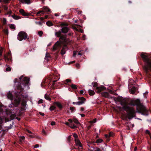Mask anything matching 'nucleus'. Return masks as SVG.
<instances>
[{"label": "nucleus", "mask_w": 151, "mask_h": 151, "mask_svg": "<svg viewBox=\"0 0 151 151\" xmlns=\"http://www.w3.org/2000/svg\"><path fill=\"white\" fill-rule=\"evenodd\" d=\"M116 100L120 102L121 105L123 106L124 110L127 112V115L128 119H131L136 116V111L134 108L128 106H136L137 112L145 116L148 115V111L145 107L140 102V99H137L135 100H131L128 103L127 100L123 99L122 97L118 96L115 98Z\"/></svg>", "instance_id": "f257e3e1"}, {"label": "nucleus", "mask_w": 151, "mask_h": 151, "mask_svg": "<svg viewBox=\"0 0 151 151\" xmlns=\"http://www.w3.org/2000/svg\"><path fill=\"white\" fill-rule=\"evenodd\" d=\"M23 76H22L18 81L17 78L15 79L14 83L18 82V85L17 86V90L16 92V95L17 97L18 96H21V98H26L27 96H24L22 93L24 89V87L28 84L30 78L27 77L23 78Z\"/></svg>", "instance_id": "f03ea898"}, {"label": "nucleus", "mask_w": 151, "mask_h": 151, "mask_svg": "<svg viewBox=\"0 0 151 151\" xmlns=\"http://www.w3.org/2000/svg\"><path fill=\"white\" fill-rule=\"evenodd\" d=\"M140 56L145 64L143 66V70L147 76L151 75V58H149L144 52H142Z\"/></svg>", "instance_id": "7ed1b4c3"}, {"label": "nucleus", "mask_w": 151, "mask_h": 151, "mask_svg": "<svg viewBox=\"0 0 151 151\" xmlns=\"http://www.w3.org/2000/svg\"><path fill=\"white\" fill-rule=\"evenodd\" d=\"M67 35H62L60 34V37H59L60 41H58L54 45L53 47L52 50L53 51L56 50L58 48H60L62 47L61 43L63 45H67L70 42V40L68 39L67 38Z\"/></svg>", "instance_id": "20e7f679"}, {"label": "nucleus", "mask_w": 151, "mask_h": 151, "mask_svg": "<svg viewBox=\"0 0 151 151\" xmlns=\"http://www.w3.org/2000/svg\"><path fill=\"white\" fill-rule=\"evenodd\" d=\"M70 30V28L68 27H63L58 31L55 32V35L57 37H60V34L62 33L64 34L67 33Z\"/></svg>", "instance_id": "39448f33"}, {"label": "nucleus", "mask_w": 151, "mask_h": 151, "mask_svg": "<svg viewBox=\"0 0 151 151\" xmlns=\"http://www.w3.org/2000/svg\"><path fill=\"white\" fill-rule=\"evenodd\" d=\"M91 84L94 87H96L95 91L97 93H100L101 91L106 89V88L103 86H101L99 87L98 86V83L96 82H92Z\"/></svg>", "instance_id": "423d86ee"}, {"label": "nucleus", "mask_w": 151, "mask_h": 151, "mask_svg": "<svg viewBox=\"0 0 151 151\" xmlns=\"http://www.w3.org/2000/svg\"><path fill=\"white\" fill-rule=\"evenodd\" d=\"M51 80L49 78L44 79L41 83V87L44 88H48L50 85Z\"/></svg>", "instance_id": "0eeeda50"}, {"label": "nucleus", "mask_w": 151, "mask_h": 151, "mask_svg": "<svg viewBox=\"0 0 151 151\" xmlns=\"http://www.w3.org/2000/svg\"><path fill=\"white\" fill-rule=\"evenodd\" d=\"M27 34L24 31L19 32L18 35L17 39L19 41H22L23 40H26L27 37Z\"/></svg>", "instance_id": "6e6552de"}, {"label": "nucleus", "mask_w": 151, "mask_h": 151, "mask_svg": "<svg viewBox=\"0 0 151 151\" xmlns=\"http://www.w3.org/2000/svg\"><path fill=\"white\" fill-rule=\"evenodd\" d=\"M68 121L69 122V123L66 122L65 123L66 125L70 127V128L73 129H76L77 128V126L73 124L72 119H70L68 120Z\"/></svg>", "instance_id": "1a4fd4ad"}, {"label": "nucleus", "mask_w": 151, "mask_h": 151, "mask_svg": "<svg viewBox=\"0 0 151 151\" xmlns=\"http://www.w3.org/2000/svg\"><path fill=\"white\" fill-rule=\"evenodd\" d=\"M16 115L14 114H10L9 116L7 117H6L5 118V122H9L10 121L13 120L16 116Z\"/></svg>", "instance_id": "9d476101"}, {"label": "nucleus", "mask_w": 151, "mask_h": 151, "mask_svg": "<svg viewBox=\"0 0 151 151\" xmlns=\"http://www.w3.org/2000/svg\"><path fill=\"white\" fill-rule=\"evenodd\" d=\"M78 100H80V101L77 102V105H81L84 104L85 101H86V99L85 98L83 97H79L78 98Z\"/></svg>", "instance_id": "9b49d317"}, {"label": "nucleus", "mask_w": 151, "mask_h": 151, "mask_svg": "<svg viewBox=\"0 0 151 151\" xmlns=\"http://www.w3.org/2000/svg\"><path fill=\"white\" fill-rule=\"evenodd\" d=\"M68 48L67 46V45H63L60 52L61 54L62 55H63L65 54L66 53V51L68 50Z\"/></svg>", "instance_id": "f8f14e48"}, {"label": "nucleus", "mask_w": 151, "mask_h": 151, "mask_svg": "<svg viewBox=\"0 0 151 151\" xmlns=\"http://www.w3.org/2000/svg\"><path fill=\"white\" fill-rule=\"evenodd\" d=\"M20 102V100L19 99H16L14 100V103H12L11 107H12L13 106L17 107L19 104Z\"/></svg>", "instance_id": "ddd939ff"}, {"label": "nucleus", "mask_w": 151, "mask_h": 151, "mask_svg": "<svg viewBox=\"0 0 151 151\" xmlns=\"http://www.w3.org/2000/svg\"><path fill=\"white\" fill-rule=\"evenodd\" d=\"M12 13V12L11 11L9 12H8V13L9 14V16H11L12 17V18L16 20H17L21 18V17H20L17 16V15L14 14L13 15H12L11 14Z\"/></svg>", "instance_id": "4468645a"}, {"label": "nucleus", "mask_w": 151, "mask_h": 151, "mask_svg": "<svg viewBox=\"0 0 151 151\" xmlns=\"http://www.w3.org/2000/svg\"><path fill=\"white\" fill-rule=\"evenodd\" d=\"M19 12L22 15L25 16H29V14L25 12L24 10L21 9L19 10Z\"/></svg>", "instance_id": "2eb2a0df"}, {"label": "nucleus", "mask_w": 151, "mask_h": 151, "mask_svg": "<svg viewBox=\"0 0 151 151\" xmlns=\"http://www.w3.org/2000/svg\"><path fill=\"white\" fill-rule=\"evenodd\" d=\"M49 78L51 80V81L54 79L57 80V79L58 80L59 79L58 76L55 74H52V75H51Z\"/></svg>", "instance_id": "dca6fc26"}, {"label": "nucleus", "mask_w": 151, "mask_h": 151, "mask_svg": "<svg viewBox=\"0 0 151 151\" xmlns=\"http://www.w3.org/2000/svg\"><path fill=\"white\" fill-rule=\"evenodd\" d=\"M54 104L57 106L60 110H61L63 108V106L60 102H55L54 103Z\"/></svg>", "instance_id": "f3484780"}, {"label": "nucleus", "mask_w": 151, "mask_h": 151, "mask_svg": "<svg viewBox=\"0 0 151 151\" xmlns=\"http://www.w3.org/2000/svg\"><path fill=\"white\" fill-rule=\"evenodd\" d=\"M75 142L76 145L79 146L80 147H82V145L78 139H75Z\"/></svg>", "instance_id": "a211bd4d"}, {"label": "nucleus", "mask_w": 151, "mask_h": 151, "mask_svg": "<svg viewBox=\"0 0 151 151\" xmlns=\"http://www.w3.org/2000/svg\"><path fill=\"white\" fill-rule=\"evenodd\" d=\"M43 10H42L44 11V12H45V13H48V12H50V9L47 6H44L43 7Z\"/></svg>", "instance_id": "6ab92c4d"}, {"label": "nucleus", "mask_w": 151, "mask_h": 151, "mask_svg": "<svg viewBox=\"0 0 151 151\" xmlns=\"http://www.w3.org/2000/svg\"><path fill=\"white\" fill-rule=\"evenodd\" d=\"M103 142V140L101 139H97L96 140L93 141L92 142V143H100L102 142Z\"/></svg>", "instance_id": "aec40b11"}, {"label": "nucleus", "mask_w": 151, "mask_h": 151, "mask_svg": "<svg viewBox=\"0 0 151 151\" xmlns=\"http://www.w3.org/2000/svg\"><path fill=\"white\" fill-rule=\"evenodd\" d=\"M20 2L22 3L29 4L31 3L30 0H19Z\"/></svg>", "instance_id": "412c9836"}, {"label": "nucleus", "mask_w": 151, "mask_h": 151, "mask_svg": "<svg viewBox=\"0 0 151 151\" xmlns=\"http://www.w3.org/2000/svg\"><path fill=\"white\" fill-rule=\"evenodd\" d=\"M7 97L9 99L11 100L13 99V96L10 92L7 93Z\"/></svg>", "instance_id": "4be33fe9"}, {"label": "nucleus", "mask_w": 151, "mask_h": 151, "mask_svg": "<svg viewBox=\"0 0 151 151\" xmlns=\"http://www.w3.org/2000/svg\"><path fill=\"white\" fill-rule=\"evenodd\" d=\"M102 94L104 97L108 98H110L109 94L107 92H103L102 93Z\"/></svg>", "instance_id": "5701e85b"}, {"label": "nucleus", "mask_w": 151, "mask_h": 151, "mask_svg": "<svg viewBox=\"0 0 151 151\" xmlns=\"http://www.w3.org/2000/svg\"><path fill=\"white\" fill-rule=\"evenodd\" d=\"M25 139V137L24 136H22L19 137V144H21L24 141Z\"/></svg>", "instance_id": "b1692460"}, {"label": "nucleus", "mask_w": 151, "mask_h": 151, "mask_svg": "<svg viewBox=\"0 0 151 151\" xmlns=\"http://www.w3.org/2000/svg\"><path fill=\"white\" fill-rule=\"evenodd\" d=\"M68 24L65 22H62L60 24V26L62 27H68Z\"/></svg>", "instance_id": "393cba45"}, {"label": "nucleus", "mask_w": 151, "mask_h": 151, "mask_svg": "<svg viewBox=\"0 0 151 151\" xmlns=\"http://www.w3.org/2000/svg\"><path fill=\"white\" fill-rule=\"evenodd\" d=\"M88 93L90 96H93L94 95V91L91 90L89 89L88 90Z\"/></svg>", "instance_id": "a878e982"}, {"label": "nucleus", "mask_w": 151, "mask_h": 151, "mask_svg": "<svg viewBox=\"0 0 151 151\" xmlns=\"http://www.w3.org/2000/svg\"><path fill=\"white\" fill-rule=\"evenodd\" d=\"M47 25L48 26H51L53 25V24L50 21H48L46 23Z\"/></svg>", "instance_id": "bb28decb"}, {"label": "nucleus", "mask_w": 151, "mask_h": 151, "mask_svg": "<svg viewBox=\"0 0 151 151\" xmlns=\"http://www.w3.org/2000/svg\"><path fill=\"white\" fill-rule=\"evenodd\" d=\"M58 80H54L53 81V83L51 86V87L53 89H54L55 88V87H54V86L55 85V82L57 81Z\"/></svg>", "instance_id": "cd10ccee"}, {"label": "nucleus", "mask_w": 151, "mask_h": 151, "mask_svg": "<svg viewBox=\"0 0 151 151\" xmlns=\"http://www.w3.org/2000/svg\"><path fill=\"white\" fill-rule=\"evenodd\" d=\"M71 80L69 79H67L63 81L65 85H68V83L70 82Z\"/></svg>", "instance_id": "c85d7f7f"}, {"label": "nucleus", "mask_w": 151, "mask_h": 151, "mask_svg": "<svg viewBox=\"0 0 151 151\" xmlns=\"http://www.w3.org/2000/svg\"><path fill=\"white\" fill-rule=\"evenodd\" d=\"M131 93L132 94H134L135 93L136 90V88L135 87H132L131 89Z\"/></svg>", "instance_id": "c756f323"}, {"label": "nucleus", "mask_w": 151, "mask_h": 151, "mask_svg": "<svg viewBox=\"0 0 151 151\" xmlns=\"http://www.w3.org/2000/svg\"><path fill=\"white\" fill-rule=\"evenodd\" d=\"M9 1V0H0V2L4 3V4L8 3Z\"/></svg>", "instance_id": "7c9ffc66"}, {"label": "nucleus", "mask_w": 151, "mask_h": 151, "mask_svg": "<svg viewBox=\"0 0 151 151\" xmlns=\"http://www.w3.org/2000/svg\"><path fill=\"white\" fill-rule=\"evenodd\" d=\"M13 127V125L10 124V126L7 127V129L5 130V131L6 132H7L8 131L9 129H12V127Z\"/></svg>", "instance_id": "2f4dec72"}, {"label": "nucleus", "mask_w": 151, "mask_h": 151, "mask_svg": "<svg viewBox=\"0 0 151 151\" xmlns=\"http://www.w3.org/2000/svg\"><path fill=\"white\" fill-rule=\"evenodd\" d=\"M70 86L72 89H76L77 88L76 85L73 84H72Z\"/></svg>", "instance_id": "473e14b6"}, {"label": "nucleus", "mask_w": 151, "mask_h": 151, "mask_svg": "<svg viewBox=\"0 0 151 151\" xmlns=\"http://www.w3.org/2000/svg\"><path fill=\"white\" fill-rule=\"evenodd\" d=\"M56 108V107L54 106H51L50 108V109L51 111H53Z\"/></svg>", "instance_id": "72a5a7b5"}, {"label": "nucleus", "mask_w": 151, "mask_h": 151, "mask_svg": "<svg viewBox=\"0 0 151 151\" xmlns=\"http://www.w3.org/2000/svg\"><path fill=\"white\" fill-rule=\"evenodd\" d=\"M73 122L74 123L76 124H80L78 120L76 119H73Z\"/></svg>", "instance_id": "f704fd0d"}, {"label": "nucleus", "mask_w": 151, "mask_h": 151, "mask_svg": "<svg viewBox=\"0 0 151 151\" xmlns=\"http://www.w3.org/2000/svg\"><path fill=\"white\" fill-rule=\"evenodd\" d=\"M49 58H50V55L48 54H46L45 59L47 60H48Z\"/></svg>", "instance_id": "c9c22d12"}, {"label": "nucleus", "mask_w": 151, "mask_h": 151, "mask_svg": "<svg viewBox=\"0 0 151 151\" xmlns=\"http://www.w3.org/2000/svg\"><path fill=\"white\" fill-rule=\"evenodd\" d=\"M45 97L46 99L50 101L51 100V99L46 94L45 95Z\"/></svg>", "instance_id": "e433bc0d"}, {"label": "nucleus", "mask_w": 151, "mask_h": 151, "mask_svg": "<svg viewBox=\"0 0 151 151\" xmlns=\"http://www.w3.org/2000/svg\"><path fill=\"white\" fill-rule=\"evenodd\" d=\"M41 13H42V14H44L45 13V12H44V11L43 10L40 11L37 13V14L38 15Z\"/></svg>", "instance_id": "4c0bfd02"}, {"label": "nucleus", "mask_w": 151, "mask_h": 151, "mask_svg": "<svg viewBox=\"0 0 151 151\" xmlns=\"http://www.w3.org/2000/svg\"><path fill=\"white\" fill-rule=\"evenodd\" d=\"M73 137L75 138V139H78V136L76 134V133L73 134Z\"/></svg>", "instance_id": "58836bf2"}, {"label": "nucleus", "mask_w": 151, "mask_h": 151, "mask_svg": "<svg viewBox=\"0 0 151 151\" xmlns=\"http://www.w3.org/2000/svg\"><path fill=\"white\" fill-rule=\"evenodd\" d=\"M105 136V137L107 139V140L108 141H109L110 140V139L109 138V134H106Z\"/></svg>", "instance_id": "ea45409f"}, {"label": "nucleus", "mask_w": 151, "mask_h": 151, "mask_svg": "<svg viewBox=\"0 0 151 151\" xmlns=\"http://www.w3.org/2000/svg\"><path fill=\"white\" fill-rule=\"evenodd\" d=\"M43 34V32L42 31H39L38 35L40 37H41L42 36Z\"/></svg>", "instance_id": "a19ab883"}, {"label": "nucleus", "mask_w": 151, "mask_h": 151, "mask_svg": "<svg viewBox=\"0 0 151 151\" xmlns=\"http://www.w3.org/2000/svg\"><path fill=\"white\" fill-rule=\"evenodd\" d=\"M10 28L12 29H15L16 28L14 26L13 24H11L10 26Z\"/></svg>", "instance_id": "79ce46f5"}, {"label": "nucleus", "mask_w": 151, "mask_h": 151, "mask_svg": "<svg viewBox=\"0 0 151 151\" xmlns=\"http://www.w3.org/2000/svg\"><path fill=\"white\" fill-rule=\"evenodd\" d=\"M11 70V68L10 67H8L6 68V70L7 71H10Z\"/></svg>", "instance_id": "37998d69"}, {"label": "nucleus", "mask_w": 151, "mask_h": 151, "mask_svg": "<svg viewBox=\"0 0 151 151\" xmlns=\"http://www.w3.org/2000/svg\"><path fill=\"white\" fill-rule=\"evenodd\" d=\"M70 109L71 111V112H73L75 110V108L74 107H70Z\"/></svg>", "instance_id": "c03bdc74"}, {"label": "nucleus", "mask_w": 151, "mask_h": 151, "mask_svg": "<svg viewBox=\"0 0 151 151\" xmlns=\"http://www.w3.org/2000/svg\"><path fill=\"white\" fill-rule=\"evenodd\" d=\"M35 22L36 24H38L40 26H42V22Z\"/></svg>", "instance_id": "a18cd8bd"}, {"label": "nucleus", "mask_w": 151, "mask_h": 151, "mask_svg": "<svg viewBox=\"0 0 151 151\" xmlns=\"http://www.w3.org/2000/svg\"><path fill=\"white\" fill-rule=\"evenodd\" d=\"M3 9H4L5 11L7 10L8 9L7 7L6 6L3 5Z\"/></svg>", "instance_id": "49530a36"}, {"label": "nucleus", "mask_w": 151, "mask_h": 151, "mask_svg": "<svg viewBox=\"0 0 151 151\" xmlns=\"http://www.w3.org/2000/svg\"><path fill=\"white\" fill-rule=\"evenodd\" d=\"M108 134L109 135V136L110 137L113 136V135L114 134L112 132H110Z\"/></svg>", "instance_id": "de8ad7c7"}, {"label": "nucleus", "mask_w": 151, "mask_h": 151, "mask_svg": "<svg viewBox=\"0 0 151 151\" xmlns=\"http://www.w3.org/2000/svg\"><path fill=\"white\" fill-rule=\"evenodd\" d=\"M91 151H102L100 150V149L98 147H97L95 150H94V151L91 150Z\"/></svg>", "instance_id": "09e8293b"}, {"label": "nucleus", "mask_w": 151, "mask_h": 151, "mask_svg": "<svg viewBox=\"0 0 151 151\" xmlns=\"http://www.w3.org/2000/svg\"><path fill=\"white\" fill-rule=\"evenodd\" d=\"M6 20L5 18H4L3 19V24H5L6 23Z\"/></svg>", "instance_id": "8fccbe9b"}, {"label": "nucleus", "mask_w": 151, "mask_h": 151, "mask_svg": "<svg viewBox=\"0 0 151 151\" xmlns=\"http://www.w3.org/2000/svg\"><path fill=\"white\" fill-rule=\"evenodd\" d=\"M55 124V122H52L51 123V125L52 126L54 125Z\"/></svg>", "instance_id": "3c124183"}, {"label": "nucleus", "mask_w": 151, "mask_h": 151, "mask_svg": "<svg viewBox=\"0 0 151 151\" xmlns=\"http://www.w3.org/2000/svg\"><path fill=\"white\" fill-rule=\"evenodd\" d=\"M4 32L6 34L8 35V29H6L4 30Z\"/></svg>", "instance_id": "603ef678"}, {"label": "nucleus", "mask_w": 151, "mask_h": 151, "mask_svg": "<svg viewBox=\"0 0 151 151\" xmlns=\"http://www.w3.org/2000/svg\"><path fill=\"white\" fill-rule=\"evenodd\" d=\"M40 20L42 21V22L45 23V22L44 21H43V20L45 19L44 18L42 17H41L40 18Z\"/></svg>", "instance_id": "864d4df0"}, {"label": "nucleus", "mask_w": 151, "mask_h": 151, "mask_svg": "<svg viewBox=\"0 0 151 151\" xmlns=\"http://www.w3.org/2000/svg\"><path fill=\"white\" fill-rule=\"evenodd\" d=\"M76 66L77 68H79L80 67V65L78 63H77L76 64Z\"/></svg>", "instance_id": "5fc2aeb1"}, {"label": "nucleus", "mask_w": 151, "mask_h": 151, "mask_svg": "<svg viewBox=\"0 0 151 151\" xmlns=\"http://www.w3.org/2000/svg\"><path fill=\"white\" fill-rule=\"evenodd\" d=\"M148 93V92H147L145 93H143L144 96L145 97H146L147 96Z\"/></svg>", "instance_id": "6e6d98bb"}, {"label": "nucleus", "mask_w": 151, "mask_h": 151, "mask_svg": "<svg viewBox=\"0 0 151 151\" xmlns=\"http://www.w3.org/2000/svg\"><path fill=\"white\" fill-rule=\"evenodd\" d=\"M42 99H40L38 101V104H41L42 103Z\"/></svg>", "instance_id": "4d7b16f0"}, {"label": "nucleus", "mask_w": 151, "mask_h": 151, "mask_svg": "<svg viewBox=\"0 0 151 151\" xmlns=\"http://www.w3.org/2000/svg\"><path fill=\"white\" fill-rule=\"evenodd\" d=\"M2 49L0 48V55H2Z\"/></svg>", "instance_id": "13d9d810"}, {"label": "nucleus", "mask_w": 151, "mask_h": 151, "mask_svg": "<svg viewBox=\"0 0 151 151\" xmlns=\"http://www.w3.org/2000/svg\"><path fill=\"white\" fill-rule=\"evenodd\" d=\"M39 147V145L38 144H36L34 146V147L35 148H36Z\"/></svg>", "instance_id": "bf43d9fd"}, {"label": "nucleus", "mask_w": 151, "mask_h": 151, "mask_svg": "<svg viewBox=\"0 0 151 151\" xmlns=\"http://www.w3.org/2000/svg\"><path fill=\"white\" fill-rule=\"evenodd\" d=\"M68 35L70 36H72L73 35V33L69 32L68 34Z\"/></svg>", "instance_id": "052dcab7"}, {"label": "nucleus", "mask_w": 151, "mask_h": 151, "mask_svg": "<svg viewBox=\"0 0 151 151\" xmlns=\"http://www.w3.org/2000/svg\"><path fill=\"white\" fill-rule=\"evenodd\" d=\"M83 93L84 91L83 90H81L80 91V93L81 94H83Z\"/></svg>", "instance_id": "680f3d73"}, {"label": "nucleus", "mask_w": 151, "mask_h": 151, "mask_svg": "<svg viewBox=\"0 0 151 151\" xmlns=\"http://www.w3.org/2000/svg\"><path fill=\"white\" fill-rule=\"evenodd\" d=\"M40 114L42 116H44L45 115V114L43 113H42L41 112H39Z\"/></svg>", "instance_id": "e2e57ef3"}, {"label": "nucleus", "mask_w": 151, "mask_h": 151, "mask_svg": "<svg viewBox=\"0 0 151 151\" xmlns=\"http://www.w3.org/2000/svg\"><path fill=\"white\" fill-rule=\"evenodd\" d=\"M76 53L75 51H74L73 52V56L75 57V56L76 55Z\"/></svg>", "instance_id": "0e129e2a"}, {"label": "nucleus", "mask_w": 151, "mask_h": 151, "mask_svg": "<svg viewBox=\"0 0 151 151\" xmlns=\"http://www.w3.org/2000/svg\"><path fill=\"white\" fill-rule=\"evenodd\" d=\"M78 55H82V53L81 52V51H80L78 52Z\"/></svg>", "instance_id": "69168bd1"}, {"label": "nucleus", "mask_w": 151, "mask_h": 151, "mask_svg": "<svg viewBox=\"0 0 151 151\" xmlns=\"http://www.w3.org/2000/svg\"><path fill=\"white\" fill-rule=\"evenodd\" d=\"M42 132L43 134L45 135V132L44 130H42Z\"/></svg>", "instance_id": "338daca9"}, {"label": "nucleus", "mask_w": 151, "mask_h": 151, "mask_svg": "<svg viewBox=\"0 0 151 151\" xmlns=\"http://www.w3.org/2000/svg\"><path fill=\"white\" fill-rule=\"evenodd\" d=\"M59 51L60 50L59 49L58 50V51L57 52H56V55H58Z\"/></svg>", "instance_id": "774afa93"}]
</instances>
